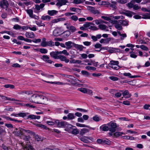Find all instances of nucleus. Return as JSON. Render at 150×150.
<instances>
[{
    "instance_id": "obj_1",
    "label": "nucleus",
    "mask_w": 150,
    "mask_h": 150,
    "mask_svg": "<svg viewBox=\"0 0 150 150\" xmlns=\"http://www.w3.org/2000/svg\"><path fill=\"white\" fill-rule=\"evenodd\" d=\"M28 134H27V135ZM27 134L23 135L21 137V139H23L25 141H27V144L23 146V150H34L33 148L30 144L28 141L30 138L29 135Z\"/></svg>"
},
{
    "instance_id": "obj_2",
    "label": "nucleus",
    "mask_w": 150,
    "mask_h": 150,
    "mask_svg": "<svg viewBox=\"0 0 150 150\" xmlns=\"http://www.w3.org/2000/svg\"><path fill=\"white\" fill-rule=\"evenodd\" d=\"M15 132L16 135L21 137L23 135L27 134L32 133V132L29 130H25L21 128H16Z\"/></svg>"
},
{
    "instance_id": "obj_3",
    "label": "nucleus",
    "mask_w": 150,
    "mask_h": 150,
    "mask_svg": "<svg viewBox=\"0 0 150 150\" xmlns=\"http://www.w3.org/2000/svg\"><path fill=\"white\" fill-rule=\"evenodd\" d=\"M119 64V62L118 61L112 60L110 61L108 65L109 67L112 69L117 70L120 68L118 65Z\"/></svg>"
},
{
    "instance_id": "obj_4",
    "label": "nucleus",
    "mask_w": 150,
    "mask_h": 150,
    "mask_svg": "<svg viewBox=\"0 0 150 150\" xmlns=\"http://www.w3.org/2000/svg\"><path fill=\"white\" fill-rule=\"evenodd\" d=\"M41 96V93H39L38 94H34L30 98V101L32 103H39V100L40 97Z\"/></svg>"
},
{
    "instance_id": "obj_5",
    "label": "nucleus",
    "mask_w": 150,
    "mask_h": 150,
    "mask_svg": "<svg viewBox=\"0 0 150 150\" xmlns=\"http://www.w3.org/2000/svg\"><path fill=\"white\" fill-rule=\"evenodd\" d=\"M107 125L109 127V130L112 132H114L116 131V129L117 127L116 124L115 123L110 122L107 124Z\"/></svg>"
},
{
    "instance_id": "obj_6",
    "label": "nucleus",
    "mask_w": 150,
    "mask_h": 150,
    "mask_svg": "<svg viewBox=\"0 0 150 150\" xmlns=\"http://www.w3.org/2000/svg\"><path fill=\"white\" fill-rule=\"evenodd\" d=\"M63 32L61 28H57L53 32V35L55 36H58L61 35Z\"/></svg>"
},
{
    "instance_id": "obj_7",
    "label": "nucleus",
    "mask_w": 150,
    "mask_h": 150,
    "mask_svg": "<svg viewBox=\"0 0 150 150\" xmlns=\"http://www.w3.org/2000/svg\"><path fill=\"white\" fill-rule=\"evenodd\" d=\"M56 124L59 127H64L68 125V123L65 121L59 122V120H57L56 121Z\"/></svg>"
},
{
    "instance_id": "obj_8",
    "label": "nucleus",
    "mask_w": 150,
    "mask_h": 150,
    "mask_svg": "<svg viewBox=\"0 0 150 150\" xmlns=\"http://www.w3.org/2000/svg\"><path fill=\"white\" fill-rule=\"evenodd\" d=\"M41 96L40 97V100L39 102V104H44L45 102L47 100V98L46 96H45L44 95L46 96L45 95L44 93H41Z\"/></svg>"
},
{
    "instance_id": "obj_9",
    "label": "nucleus",
    "mask_w": 150,
    "mask_h": 150,
    "mask_svg": "<svg viewBox=\"0 0 150 150\" xmlns=\"http://www.w3.org/2000/svg\"><path fill=\"white\" fill-rule=\"evenodd\" d=\"M57 2L56 4L57 5L58 7H60L62 5H65L68 1L67 0H56Z\"/></svg>"
},
{
    "instance_id": "obj_10",
    "label": "nucleus",
    "mask_w": 150,
    "mask_h": 150,
    "mask_svg": "<svg viewBox=\"0 0 150 150\" xmlns=\"http://www.w3.org/2000/svg\"><path fill=\"white\" fill-rule=\"evenodd\" d=\"M79 138L81 141L86 143H89V141L88 139L92 140L93 139V138L91 137L84 136L80 137Z\"/></svg>"
},
{
    "instance_id": "obj_11",
    "label": "nucleus",
    "mask_w": 150,
    "mask_h": 150,
    "mask_svg": "<svg viewBox=\"0 0 150 150\" xmlns=\"http://www.w3.org/2000/svg\"><path fill=\"white\" fill-rule=\"evenodd\" d=\"M8 4L6 0H3L0 2V6L3 8H5L8 7Z\"/></svg>"
},
{
    "instance_id": "obj_12",
    "label": "nucleus",
    "mask_w": 150,
    "mask_h": 150,
    "mask_svg": "<svg viewBox=\"0 0 150 150\" xmlns=\"http://www.w3.org/2000/svg\"><path fill=\"white\" fill-rule=\"evenodd\" d=\"M49 57L47 55H43L41 58V59L45 62H46L50 64H52V61L50 59H49Z\"/></svg>"
},
{
    "instance_id": "obj_13",
    "label": "nucleus",
    "mask_w": 150,
    "mask_h": 150,
    "mask_svg": "<svg viewBox=\"0 0 150 150\" xmlns=\"http://www.w3.org/2000/svg\"><path fill=\"white\" fill-rule=\"evenodd\" d=\"M89 10L93 14H98L100 13L99 11L97 9H96L93 7L91 6H88Z\"/></svg>"
},
{
    "instance_id": "obj_14",
    "label": "nucleus",
    "mask_w": 150,
    "mask_h": 150,
    "mask_svg": "<svg viewBox=\"0 0 150 150\" xmlns=\"http://www.w3.org/2000/svg\"><path fill=\"white\" fill-rule=\"evenodd\" d=\"M25 36L26 38H34L35 37L34 33L32 32H26L25 33Z\"/></svg>"
},
{
    "instance_id": "obj_15",
    "label": "nucleus",
    "mask_w": 150,
    "mask_h": 150,
    "mask_svg": "<svg viewBox=\"0 0 150 150\" xmlns=\"http://www.w3.org/2000/svg\"><path fill=\"white\" fill-rule=\"evenodd\" d=\"M65 20V19L64 18L54 19L51 21L50 24L52 25L53 23H56L60 21H63Z\"/></svg>"
},
{
    "instance_id": "obj_16",
    "label": "nucleus",
    "mask_w": 150,
    "mask_h": 150,
    "mask_svg": "<svg viewBox=\"0 0 150 150\" xmlns=\"http://www.w3.org/2000/svg\"><path fill=\"white\" fill-rule=\"evenodd\" d=\"M58 59H59L60 60L62 61H64L66 63H68L69 61V59H68L67 57L63 55H59L58 56Z\"/></svg>"
},
{
    "instance_id": "obj_17",
    "label": "nucleus",
    "mask_w": 150,
    "mask_h": 150,
    "mask_svg": "<svg viewBox=\"0 0 150 150\" xmlns=\"http://www.w3.org/2000/svg\"><path fill=\"white\" fill-rule=\"evenodd\" d=\"M67 29L70 32V33H72L75 32L77 30L75 27L70 24L69 26L67 27Z\"/></svg>"
},
{
    "instance_id": "obj_18",
    "label": "nucleus",
    "mask_w": 150,
    "mask_h": 150,
    "mask_svg": "<svg viewBox=\"0 0 150 150\" xmlns=\"http://www.w3.org/2000/svg\"><path fill=\"white\" fill-rule=\"evenodd\" d=\"M107 125L104 124L101 125L100 127V129L104 131H108L109 130V127Z\"/></svg>"
},
{
    "instance_id": "obj_19",
    "label": "nucleus",
    "mask_w": 150,
    "mask_h": 150,
    "mask_svg": "<svg viewBox=\"0 0 150 150\" xmlns=\"http://www.w3.org/2000/svg\"><path fill=\"white\" fill-rule=\"evenodd\" d=\"M58 13V11L55 10H49L48 11V13L51 16H54Z\"/></svg>"
},
{
    "instance_id": "obj_20",
    "label": "nucleus",
    "mask_w": 150,
    "mask_h": 150,
    "mask_svg": "<svg viewBox=\"0 0 150 150\" xmlns=\"http://www.w3.org/2000/svg\"><path fill=\"white\" fill-rule=\"evenodd\" d=\"M34 124L36 127H40L44 129H48L46 126L40 123H35Z\"/></svg>"
},
{
    "instance_id": "obj_21",
    "label": "nucleus",
    "mask_w": 150,
    "mask_h": 150,
    "mask_svg": "<svg viewBox=\"0 0 150 150\" xmlns=\"http://www.w3.org/2000/svg\"><path fill=\"white\" fill-rule=\"evenodd\" d=\"M50 55L51 57L54 59H58V56H57L56 52H52L50 53Z\"/></svg>"
},
{
    "instance_id": "obj_22",
    "label": "nucleus",
    "mask_w": 150,
    "mask_h": 150,
    "mask_svg": "<svg viewBox=\"0 0 150 150\" xmlns=\"http://www.w3.org/2000/svg\"><path fill=\"white\" fill-rule=\"evenodd\" d=\"M40 117L39 115H29L28 118L32 119H39Z\"/></svg>"
},
{
    "instance_id": "obj_23",
    "label": "nucleus",
    "mask_w": 150,
    "mask_h": 150,
    "mask_svg": "<svg viewBox=\"0 0 150 150\" xmlns=\"http://www.w3.org/2000/svg\"><path fill=\"white\" fill-rule=\"evenodd\" d=\"M123 75L124 76H129L130 78H137L139 76H131V74L129 73H125L123 74Z\"/></svg>"
},
{
    "instance_id": "obj_24",
    "label": "nucleus",
    "mask_w": 150,
    "mask_h": 150,
    "mask_svg": "<svg viewBox=\"0 0 150 150\" xmlns=\"http://www.w3.org/2000/svg\"><path fill=\"white\" fill-rule=\"evenodd\" d=\"M123 14L126 16L131 17L132 16L133 14H134V13L129 11H126V12L123 13Z\"/></svg>"
},
{
    "instance_id": "obj_25",
    "label": "nucleus",
    "mask_w": 150,
    "mask_h": 150,
    "mask_svg": "<svg viewBox=\"0 0 150 150\" xmlns=\"http://www.w3.org/2000/svg\"><path fill=\"white\" fill-rule=\"evenodd\" d=\"M110 41V39L108 38L106 39H101L100 41V42L101 43L107 44Z\"/></svg>"
},
{
    "instance_id": "obj_26",
    "label": "nucleus",
    "mask_w": 150,
    "mask_h": 150,
    "mask_svg": "<svg viewBox=\"0 0 150 150\" xmlns=\"http://www.w3.org/2000/svg\"><path fill=\"white\" fill-rule=\"evenodd\" d=\"M35 23L39 27H44L45 26V25L42 23V21H35Z\"/></svg>"
},
{
    "instance_id": "obj_27",
    "label": "nucleus",
    "mask_w": 150,
    "mask_h": 150,
    "mask_svg": "<svg viewBox=\"0 0 150 150\" xmlns=\"http://www.w3.org/2000/svg\"><path fill=\"white\" fill-rule=\"evenodd\" d=\"M56 120H52L51 121H47L46 122L49 125H53L56 123Z\"/></svg>"
},
{
    "instance_id": "obj_28",
    "label": "nucleus",
    "mask_w": 150,
    "mask_h": 150,
    "mask_svg": "<svg viewBox=\"0 0 150 150\" xmlns=\"http://www.w3.org/2000/svg\"><path fill=\"white\" fill-rule=\"evenodd\" d=\"M75 117L74 114L72 113H69L67 115L68 119L69 120H71L74 119Z\"/></svg>"
},
{
    "instance_id": "obj_29",
    "label": "nucleus",
    "mask_w": 150,
    "mask_h": 150,
    "mask_svg": "<svg viewBox=\"0 0 150 150\" xmlns=\"http://www.w3.org/2000/svg\"><path fill=\"white\" fill-rule=\"evenodd\" d=\"M51 18V17L48 15L43 16L41 17V19L43 20H49Z\"/></svg>"
},
{
    "instance_id": "obj_30",
    "label": "nucleus",
    "mask_w": 150,
    "mask_h": 150,
    "mask_svg": "<svg viewBox=\"0 0 150 150\" xmlns=\"http://www.w3.org/2000/svg\"><path fill=\"white\" fill-rule=\"evenodd\" d=\"M89 130L86 128H83L82 129L80 132V134L81 135H83L85 133L88 132Z\"/></svg>"
},
{
    "instance_id": "obj_31",
    "label": "nucleus",
    "mask_w": 150,
    "mask_h": 150,
    "mask_svg": "<svg viewBox=\"0 0 150 150\" xmlns=\"http://www.w3.org/2000/svg\"><path fill=\"white\" fill-rule=\"evenodd\" d=\"M72 44V42L71 41H69L67 42H66L65 43V44L67 46V48L69 49L71 48L72 47V46L71 45Z\"/></svg>"
},
{
    "instance_id": "obj_32",
    "label": "nucleus",
    "mask_w": 150,
    "mask_h": 150,
    "mask_svg": "<svg viewBox=\"0 0 150 150\" xmlns=\"http://www.w3.org/2000/svg\"><path fill=\"white\" fill-rule=\"evenodd\" d=\"M85 0H74L73 1V3L76 4H79L83 3Z\"/></svg>"
},
{
    "instance_id": "obj_33",
    "label": "nucleus",
    "mask_w": 150,
    "mask_h": 150,
    "mask_svg": "<svg viewBox=\"0 0 150 150\" xmlns=\"http://www.w3.org/2000/svg\"><path fill=\"white\" fill-rule=\"evenodd\" d=\"M115 27L117 29L119 30H121L122 29L121 24L119 23H116L115 24Z\"/></svg>"
},
{
    "instance_id": "obj_34",
    "label": "nucleus",
    "mask_w": 150,
    "mask_h": 150,
    "mask_svg": "<svg viewBox=\"0 0 150 150\" xmlns=\"http://www.w3.org/2000/svg\"><path fill=\"white\" fill-rule=\"evenodd\" d=\"M29 29L31 31H35L37 30V27L35 25H30Z\"/></svg>"
},
{
    "instance_id": "obj_35",
    "label": "nucleus",
    "mask_w": 150,
    "mask_h": 150,
    "mask_svg": "<svg viewBox=\"0 0 150 150\" xmlns=\"http://www.w3.org/2000/svg\"><path fill=\"white\" fill-rule=\"evenodd\" d=\"M75 47L80 51H82L84 47L83 45L78 44H75Z\"/></svg>"
},
{
    "instance_id": "obj_36",
    "label": "nucleus",
    "mask_w": 150,
    "mask_h": 150,
    "mask_svg": "<svg viewBox=\"0 0 150 150\" xmlns=\"http://www.w3.org/2000/svg\"><path fill=\"white\" fill-rule=\"evenodd\" d=\"M27 13L29 15L30 17L31 18L32 16L33 15V11L30 9H28L26 10Z\"/></svg>"
},
{
    "instance_id": "obj_37",
    "label": "nucleus",
    "mask_w": 150,
    "mask_h": 150,
    "mask_svg": "<svg viewBox=\"0 0 150 150\" xmlns=\"http://www.w3.org/2000/svg\"><path fill=\"white\" fill-rule=\"evenodd\" d=\"M81 62V61L79 60H77L74 59H72L71 60H70V63H73L75 64L76 63H78V64H80Z\"/></svg>"
},
{
    "instance_id": "obj_38",
    "label": "nucleus",
    "mask_w": 150,
    "mask_h": 150,
    "mask_svg": "<svg viewBox=\"0 0 150 150\" xmlns=\"http://www.w3.org/2000/svg\"><path fill=\"white\" fill-rule=\"evenodd\" d=\"M39 51L42 54H46L47 53L48 50L45 48L40 49Z\"/></svg>"
},
{
    "instance_id": "obj_39",
    "label": "nucleus",
    "mask_w": 150,
    "mask_h": 150,
    "mask_svg": "<svg viewBox=\"0 0 150 150\" xmlns=\"http://www.w3.org/2000/svg\"><path fill=\"white\" fill-rule=\"evenodd\" d=\"M28 114V113L20 112L18 113V117H23L26 116Z\"/></svg>"
},
{
    "instance_id": "obj_40",
    "label": "nucleus",
    "mask_w": 150,
    "mask_h": 150,
    "mask_svg": "<svg viewBox=\"0 0 150 150\" xmlns=\"http://www.w3.org/2000/svg\"><path fill=\"white\" fill-rule=\"evenodd\" d=\"M134 3L133 1H132V0L126 4L127 6L129 8H133Z\"/></svg>"
},
{
    "instance_id": "obj_41",
    "label": "nucleus",
    "mask_w": 150,
    "mask_h": 150,
    "mask_svg": "<svg viewBox=\"0 0 150 150\" xmlns=\"http://www.w3.org/2000/svg\"><path fill=\"white\" fill-rule=\"evenodd\" d=\"M99 28L102 30H104L108 28V27L105 25H98Z\"/></svg>"
},
{
    "instance_id": "obj_42",
    "label": "nucleus",
    "mask_w": 150,
    "mask_h": 150,
    "mask_svg": "<svg viewBox=\"0 0 150 150\" xmlns=\"http://www.w3.org/2000/svg\"><path fill=\"white\" fill-rule=\"evenodd\" d=\"M13 28L15 30H20L21 29V26L18 24H16L13 26Z\"/></svg>"
},
{
    "instance_id": "obj_43",
    "label": "nucleus",
    "mask_w": 150,
    "mask_h": 150,
    "mask_svg": "<svg viewBox=\"0 0 150 150\" xmlns=\"http://www.w3.org/2000/svg\"><path fill=\"white\" fill-rule=\"evenodd\" d=\"M54 42L52 41V40H50L49 41H47V46H49L50 47H52L54 46Z\"/></svg>"
},
{
    "instance_id": "obj_44",
    "label": "nucleus",
    "mask_w": 150,
    "mask_h": 150,
    "mask_svg": "<svg viewBox=\"0 0 150 150\" xmlns=\"http://www.w3.org/2000/svg\"><path fill=\"white\" fill-rule=\"evenodd\" d=\"M87 89L86 88H79L78 90L83 93H87Z\"/></svg>"
},
{
    "instance_id": "obj_45",
    "label": "nucleus",
    "mask_w": 150,
    "mask_h": 150,
    "mask_svg": "<svg viewBox=\"0 0 150 150\" xmlns=\"http://www.w3.org/2000/svg\"><path fill=\"white\" fill-rule=\"evenodd\" d=\"M111 141L108 139H103V144H110Z\"/></svg>"
},
{
    "instance_id": "obj_46",
    "label": "nucleus",
    "mask_w": 150,
    "mask_h": 150,
    "mask_svg": "<svg viewBox=\"0 0 150 150\" xmlns=\"http://www.w3.org/2000/svg\"><path fill=\"white\" fill-rule=\"evenodd\" d=\"M4 86L5 88H10L11 89H13L15 87V86L11 84H5L4 85Z\"/></svg>"
},
{
    "instance_id": "obj_47",
    "label": "nucleus",
    "mask_w": 150,
    "mask_h": 150,
    "mask_svg": "<svg viewBox=\"0 0 150 150\" xmlns=\"http://www.w3.org/2000/svg\"><path fill=\"white\" fill-rule=\"evenodd\" d=\"M62 76H63L71 79L72 80L74 79V77H73L72 76H71V75L64 74H62Z\"/></svg>"
},
{
    "instance_id": "obj_48",
    "label": "nucleus",
    "mask_w": 150,
    "mask_h": 150,
    "mask_svg": "<svg viewBox=\"0 0 150 150\" xmlns=\"http://www.w3.org/2000/svg\"><path fill=\"white\" fill-rule=\"evenodd\" d=\"M109 78L110 80L114 81H117L119 80V78L118 77L113 76H109Z\"/></svg>"
},
{
    "instance_id": "obj_49",
    "label": "nucleus",
    "mask_w": 150,
    "mask_h": 150,
    "mask_svg": "<svg viewBox=\"0 0 150 150\" xmlns=\"http://www.w3.org/2000/svg\"><path fill=\"white\" fill-rule=\"evenodd\" d=\"M121 92H122V95L124 97H125V96L127 95H129V92L127 90H126L124 91H121Z\"/></svg>"
},
{
    "instance_id": "obj_50",
    "label": "nucleus",
    "mask_w": 150,
    "mask_h": 150,
    "mask_svg": "<svg viewBox=\"0 0 150 150\" xmlns=\"http://www.w3.org/2000/svg\"><path fill=\"white\" fill-rule=\"evenodd\" d=\"M85 69L88 70H92L93 71L95 70L96 69L95 67L91 66H86Z\"/></svg>"
},
{
    "instance_id": "obj_51",
    "label": "nucleus",
    "mask_w": 150,
    "mask_h": 150,
    "mask_svg": "<svg viewBox=\"0 0 150 150\" xmlns=\"http://www.w3.org/2000/svg\"><path fill=\"white\" fill-rule=\"evenodd\" d=\"M81 73L83 75L86 76H88L90 75L89 73L85 70H82L81 71Z\"/></svg>"
},
{
    "instance_id": "obj_52",
    "label": "nucleus",
    "mask_w": 150,
    "mask_h": 150,
    "mask_svg": "<svg viewBox=\"0 0 150 150\" xmlns=\"http://www.w3.org/2000/svg\"><path fill=\"white\" fill-rule=\"evenodd\" d=\"M130 57L133 58H135L137 57V55H136L135 53L133 52H130Z\"/></svg>"
},
{
    "instance_id": "obj_53",
    "label": "nucleus",
    "mask_w": 150,
    "mask_h": 150,
    "mask_svg": "<svg viewBox=\"0 0 150 150\" xmlns=\"http://www.w3.org/2000/svg\"><path fill=\"white\" fill-rule=\"evenodd\" d=\"M91 25H93V24L90 22H86L83 25L86 28L89 27Z\"/></svg>"
},
{
    "instance_id": "obj_54",
    "label": "nucleus",
    "mask_w": 150,
    "mask_h": 150,
    "mask_svg": "<svg viewBox=\"0 0 150 150\" xmlns=\"http://www.w3.org/2000/svg\"><path fill=\"white\" fill-rule=\"evenodd\" d=\"M71 19L75 21H77L78 19V18L77 16L75 15H73L71 17Z\"/></svg>"
},
{
    "instance_id": "obj_55",
    "label": "nucleus",
    "mask_w": 150,
    "mask_h": 150,
    "mask_svg": "<svg viewBox=\"0 0 150 150\" xmlns=\"http://www.w3.org/2000/svg\"><path fill=\"white\" fill-rule=\"evenodd\" d=\"M35 139L36 141H42V140L40 136L38 135H36L35 136Z\"/></svg>"
},
{
    "instance_id": "obj_56",
    "label": "nucleus",
    "mask_w": 150,
    "mask_h": 150,
    "mask_svg": "<svg viewBox=\"0 0 150 150\" xmlns=\"http://www.w3.org/2000/svg\"><path fill=\"white\" fill-rule=\"evenodd\" d=\"M71 133L74 134H76L79 133L78 131L76 129H72Z\"/></svg>"
},
{
    "instance_id": "obj_57",
    "label": "nucleus",
    "mask_w": 150,
    "mask_h": 150,
    "mask_svg": "<svg viewBox=\"0 0 150 150\" xmlns=\"http://www.w3.org/2000/svg\"><path fill=\"white\" fill-rule=\"evenodd\" d=\"M64 35L66 37L69 36L70 34L71 33L69 31L67 30L64 33Z\"/></svg>"
},
{
    "instance_id": "obj_58",
    "label": "nucleus",
    "mask_w": 150,
    "mask_h": 150,
    "mask_svg": "<svg viewBox=\"0 0 150 150\" xmlns=\"http://www.w3.org/2000/svg\"><path fill=\"white\" fill-rule=\"evenodd\" d=\"M76 125L77 126L80 127H87V126L84 124L77 123Z\"/></svg>"
},
{
    "instance_id": "obj_59",
    "label": "nucleus",
    "mask_w": 150,
    "mask_h": 150,
    "mask_svg": "<svg viewBox=\"0 0 150 150\" xmlns=\"http://www.w3.org/2000/svg\"><path fill=\"white\" fill-rule=\"evenodd\" d=\"M93 120L96 122H98L100 120L99 118L97 115H96L95 116L93 117Z\"/></svg>"
},
{
    "instance_id": "obj_60",
    "label": "nucleus",
    "mask_w": 150,
    "mask_h": 150,
    "mask_svg": "<svg viewBox=\"0 0 150 150\" xmlns=\"http://www.w3.org/2000/svg\"><path fill=\"white\" fill-rule=\"evenodd\" d=\"M30 92L29 91H21L20 92V94H26L29 95L31 93H30Z\"/></svg>"
},
{
    "instance_id": "obj_61",
    "label": "nucleus",
    "mask_w": 150,
    "mask_h": 150,
    "mask_svg": "<svg viewBox=\"0 0 150 150\" xmlns=\"http://www.w3.org/2000/svg\"><path fill=\"white\" fill-rule=\"evenodd\" d=\"M89 29L93 30H98V28L95 26H91Z\"/></svg>"
},
{
    "instance_id": "obj_62",
    "label": "nucleus",
    "mask_w": 150,
    "mask_h": 150,
    "mask_svg": "<svg viewBox=\"0 0 150 150\" xmlns=\"http://www.w3.org/2000/svg\"><path fill=\"white\" fill-rule=\"evenodd\" d=\"M93 22L95 23L97 25H98L100 23H102V21L100 20H96L93 21Z\"/></svg>"
},
{
    "instance_id": "obj_63",
    "label": "nucleus",
    "mask_w": 150,
    "mask_h": 150,
    "mask_svg": "<svg viewBox=\"0 0 150 150\" xmlns=\"http://www.w3.org/2000/svg\"><path fill=\"white\" fill-rule=\"evenodd\" d=\"M140 48L144 50H148V47L144 45H141Z\"/></svg>"
},
{
    "instance_id": "obj_64",
    "label": "nucleus",
    "mask_w": 150,
    "mask_h": 150,
    "mask_svg": "<svg viewBox=\"0 0 150 150\" xmlns=\"http://www.w3.org/2000/svg\"><path fill=\"white\" fill-rule=\"evenodd\" d=\"M116 136H122V134H125L122 132H116L115 134Z\"/></svg>"
}]
</instances>
